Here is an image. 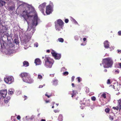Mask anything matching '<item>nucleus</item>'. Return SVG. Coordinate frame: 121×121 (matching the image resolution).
<instances>
[{
  "label": "nucleus",
  "instance_id": "obj_1",
  "mask_svg": "<svg viewBox=\"0 0 121 121\" xmlns=\"http://www.w3.org/2000/svg\"><path fill=\"white\" fill-rule=\"evenodd\" d=\"M103 64H104V68H108L112 67L113 62L111 59L108 57L103 59Z\"/></svg>",
  "mask_w": 121,
  "mask_h": 121
},
{
  "label": "nucleus",
  "instance_id": "obj_2",
  "mask_svg": "<svg viewBox=\"0 0 121 121\" xmlns=\"http://www.w3.org/2000/svg\"><path fill=\"white\" fill-rule=\"evenodd\" d=\"M45 65L47 68H51L53 64V60L48 57L45 56L44 59Z\"/></svg>",
  "mask_w": 121,
  "mask_h": 121
},
{
  "label": "nucleus",
  "instance_id": "obj_3",
  "mask_svg": "<svg viewBox=\"0 0 121 121\" xmlns=\"http://www.w3.org/2000/svg\"><path fill=\"white\" fill-rule=\"evenodd\" d=\"M55 27L56 30L59 31L61 29H62L64 23L60 19H58L55 22Z\"/></svg>",
  "mask_w": 121,
  "mask_h": 121
},
{
  "label": "nucleus",
  "instance_id": "obj_4",
  "mask_svg": "<svg viewBox=\"0 0 121 121\" xmlns=\"http://www.w3.org/2000/svg\"><path fill=\"white\" fill-rule=\"evenodd\" d=\"M32 13V12H28L25 9V10L23 11L22 12V17H23L24 18H25L26 17L28 18L29 17H33V15H30V14Z\"/></svg>",
  "mask_w": 121,
  "mask_h": 121
},
{
  "label": "nucleus",
  "instance_id": "obj_5",
  "mask_svg": "<svg viewBox=\"0 0 121 121\" xmlns=\"http://www.w3.org/2000/svg\"><path fill=\"white\" fill-rule=\"evenodd\" d=\"M53 5L52 3H50V4L47 6L46 13L47 14H49L51 13L52 7H53Z\"/></svg>",
  "mask_w": 121,
  "mask_h": 121
},
{
  "label": "nucleus",
  "instance_id": "obj_6",
  "mask_svg": "<svg viewBox=\"0 0 121 121\" xmlns=\"http://www.w3.org/2000/svg\"><path fill=\"white\" fill-rule=\"evenodd\" d=\"M4 80L7 83L10 84L13 81V77L9 76L4 78Z\"/></svg>",
  "mask_w": 121,
  "mask_h": 121
},
{
  "label": "nucleus",
  "instance_id": "obj_7",
  "mask_svg": "<svg viewBox=\"0 0 121 121\" xmlns=\"http://www.w3.org/2000/svg\"><path fill=\"white\" fill-rule=\"evenodd\" d=\"M24 79L23 81V82L28 83H31L33 82V80L31 78L30 75L26 78Z\"/></svg>",
  "mask_w": 121,
  "mask_h": 121
},
{
  "label": "nucleus",
  "instance_id": "obj_8",
  "mask_svg": "<svg viewBox=\"0 0 121 121\" xmlns=\"http://www.w3.org/2000/svg\"><path fill=\"white\" fill-rule=\"evenodd\" d=\"M118 105L116 107H113L112 108L114 110H118L119 109L120 110L121 109V99H119L118 101Z\"/></svg>",
  "mask_w": 121,
  "mask_h": 121
},
{
  "label": "nucleus",
  "instance_id": "obj_9",
  "mask_svg": "<svg viewBox=\"0 0 121 121\" xmlns=\"http://www.w3.org/2000/svg\"><path fill=\"white\" fill-rule=\"evenodd\" d=\"M29 75L28 73L24 72L21 73L20 74V76L22 78V80L23 81L24 80V79L26 78Z\"/></svg>",
  "mask_w": 121,
  "mask_h": 121
},
{
  "label": "nucleus",
  "instance_id": "obj_10",
  "mask_svg": "<svg viewBox=\"0 0 121 121\" xmlns=\"http://www.w3.org/2000/svg\"><path fill=\"white\" fill-rule=\"evenodd\" d=\"M38 17L37 15L35 14L33 18L32 25L33 26H36L38 24Z\"/></svg>",
  "mask_w": 121,
  "mask_h": 121
},
{
  "label": "nucleus",
  "instance_id": "obj_11",
  "mask_svg": "<svg viewBox=\"0 0 121 121\" xmlns=\"http://www.w3.org/2000/svg\"><path fill=\"white\" fill-rule=\"evenodd\" d=\"M46 5V3H44L40 5L39 7V10L40 11H41L42 13H44V8L45 7Z\"/></svg>",
  "mask_w": 121,
  "mask_h": 121
},
{
  "label": "nucleus",
  "instance_id": "obj_12",
  "mask_svg": "<svg viewBox=\"0 0 121 121\" xmlns=\"http://www.w3.org/2000/svg\"><path fill=\"white\" fill-rule=\"evenodd\" d=\"M1 97H3V98L5 97L7 94V90H3L0 92Z\"/></svg>",
  "mask_w": 121,
  "mask_h": 121
},
{
  "label": "nucleus",
  "instance_id": "obj_13",
  "mask_svg": "<svg viewBox=\"0 0 121 121\" xmlns=\"http://www.w3.org/2000/svg\"><path fill=\"white\" fill-rule=\"evenodd\" d=\"M83 104L86 106H89L90 105V100L88 99L86 100L85 102L83 103Z\"/></svg>",
  "mask_w": 121,
  "mask_h": 121
},
{
  "label": "nucleus",
  "instance_id": "obj_14",
  "mask_svg": "<svg viewBox=\"0 0 121 121\" xmlns=\"http://www.w3.org/2000/svg\"><path fill=\"white\" fill-rule=\"evenodd\" d=\"M35 63L36 65H39L41 64V62L39 59L37 58L35 60Z\"/></svg>",
  "mask_w": 121,
  "mask_h": 121
},
{
  "label": "nucleus",
  "instance_id": "obj_15",
  "mask_svg": "<svg viewBox=\"0 0 121 121\" xmlns=\"http://www.w3.org/2000/svg\"><path fill=\"white\" fill-rule=\"evenodd\" d=\"M104 46L105 48H109V45L108 41H105L104 42Z\"/></svg>",
  "mask_w": 121,
  "mask_h": 121
},
{
  "label": "nucleus",
  "instance_id": "obj_16",
  "mask_svg": "<svg viewBox=\"0 0 121 121\" xmlns=\"http://www.w3.org/2000/svg\"><path fill=\"white\" fill-rule=\"evenodd\" d=\"M23 66L25 67H27L29 65V64L28 62L26 61H24L23 62Z\"/></svg>",
  "mask_w": 121,
  "mask_h": 121
},
{
  "label": "nucleus",
  "instance_id": "obj_17",
  "mask_svg": "<svg viewBox=\"0 0 121 121\" xmlns=\"http://www.w3.org/2000/svg\"><path fill=\"white\" fill-rule=\"evenodd\" d=\"M77 93L75 92V90H73L72 93L70 94L71 95V97L72 98H73L74 97H75L76 96Z\"/></svg>",
  "mask_w": 121,
  "mask_h": 121
},
{
  "label": "nucleus",
  "instance_id": "obj_18",
  "mask_svg": "<svg viewBox=\"0 0 121 121\" xmlns=\"http://www.w3.org/2000/svg\"><path fill=\"white\" fill-rule=\"evenodd\" d=\"M10 98L9 96H8L7 98V99L6 98H5L4 100V102L5 103H7L9 101V100L10 99Z\"/></svg>",
  "mask_w": 121,
  "mask_h": 121
},
{
  "label": "nucleus",
  "instance_id": "obj_19",
  "mask_svg": "<svg viewBox=\"0 0 121 121\" xmlns=\"http://www.w3.org/2000/svg\"><path fill=\"white\" fill-rule=\"evenodd\" d=\"M63 116L61 115H60L58 117V120L59 121H62L63 120Z\"/></svg>",
  "mask_w": 121,
  "mask_h": 121
},
{
  "label": "nucleus",
  "instance_id": "obj_20",
  "mask_svg": "<svg viewBox=\"0 0 121 121\" xmlns=\"http://www.w3.org/2000/svg\"><path fill=\"white\" fill-rule=\"evenodd\" d=\"M61 57V55L60 54H57V55L56 56V57L55 58L56 59H59Z\"/></svg>",
  "mask_w": 121,
  "mask_h": 121
},
{
  "label": "nucleus",
  "instance_id": "obj_21",
  "mask_svg": "<svg viewBox=\"0 0 121 121\" xmlns=\"http://www.w3.org/2000/svg\"><path fill=\"white\" fill-rule=\"evenodd\" d=\"M15 8V6H11L9 7L8 9L9 10H11L13 11V9H14Z\"/></svg>",
  "mask_w": 121,
  "mask_h": 121
},
{
  "label": "nucleus",
  "instance_id": "obj_22",
  "mask_svg": "<svg viewBox=\"0 0 121 121\" xmlns=\"http://www.w3.org/2000/svg\"><path fill=\"white\" fill-rule=\"evenodd\" d=\"M15 43L16 44H18L19 43V41L18 39L17 38L15 39L14 40Z\"/></svg>",
  "mask_w": 121,
  "mask_h": 121
},
{
  "label": "nucleus",
  "instance_id": "obj_23",
  "mask_svg": "<svg viewBox=\"0 0 121 121\" xmlns=\"http://www.w3.org/2000/svg\"><path fill=\"white\" fill-rule=\"evenodd\" d=\"M5 3L4 1H3L1 0H0V4L1 5L0 6H3L5 4Z\"/></svg>",
  "mask_w": 121,
  "mask_h": 121
},
{
  "label": "nucleus",
  "instance_id": "obj_24",
  "mask_svg": "<svg viewBox=\"0 0 121 121\" xmlns=\"http://www.w3.org/2000/svg\"><path fill=\"white\" fill-rule=\"evenodd\" d=\"M24 41L26 42H27L29 41V39L28 38L27 36H26L25 37V39L24 40Z\"/></svg>",
  "mask_w": 121,
  "mask_h": 121
},
{
  "label": "nucleus",
  "instance_id": "obj_25",
  "mask_svg": "<svg viewBox=\"0 0 121 121\" xmlns=\"http://www.w3.org/2000/svg\"><path fill=\"white\" fill-rule=\"evenodd\" d=\"M51 54H52V55L55 57H56V56L57 55V54L55 52H52Z\"/></svg>",
  "mask_w": 121,
  "mask_h": 121
},
{
  "label": "nucleus",
  "instance_id": "obj_26",
  "mask_svg": "<svg viewBox=\"0 0 121 121\" xmlns=\"http://www.w3.org/2000/svg\"><path fill=\"white\" fill-rule=\"evenodd\" d=\"M58 40L59 42L61 43L63 42L64 41V39L62 38H58Z\"/></svg>",
  "mask_w": 121,
  "mask_h": 121
},
{
  "label": "nucleus",
  "instance_id": "obj_27",
  "mask_svg": "<svg viewBox=\"0 0 121 121\" xmlns=\"http://www.w3.org/2000/svg\"><path fill=\"white\" fill-rule=\"evenodd\" d=\"M105 111L107 113H108L110 112V109L109 108H107L105 109Z\"/></svg>",
  "mask_w": 121,
  "mask_h": 121
},
{
  "label": "nucleus",
  "instance_id": "obj_28",
  "mask_svg": "<svg viewBox=\"0 0 121 121\" xmlns=\"http://www.w3.org/2000/svg\"><path fill=\"white\" fill-rule=\"evenodd\" d=\"M101 96L104 98H105L106 97V94L105 93H103L101 95Z\"/></svg>",
  "mask_w": 121,
  "mask_h": 121
},
{
  "label": "nucleus",
  "instance_id": "obj_29",
  "mask_svg": "<svg viewBox=\"0 0 121 121\" xmlns=\"http://www.w3.org/2000/svg\"><path fill=\"white\" fill-rule=\"evenodd\" d=\"M79 97H76L74 99L75 101L76 102L78 101L79 100Z\"/></svg>",
  "mask_w": 121,
  "mask_h": 121
},
{
  "label": "nucleus",
  "instance_id": "obj_30",
  "mask_svg": "<svg viewBox=\"0 0 121 121\" xmlns=\"http://www.w3.org/2000/svg\"><path fill=\"white\" fill-rule=\"evenodd\" d=\"M91 99L92 101H95L96 98L95 97L93 96L91 97Z\"/></svg>",
  "mask_w": 121,
  "mask_h": 121
},
{
  "label": "nucleus",
  "instance_id": "obj_31",
  "mask_svg": "<svg viewBox=\"0 0 121 121\" xmlns=\"http://www.w3.org/2000/svg\"><path fill=\"white\" fill-rule=\"evenodd\" d=\"M13 93V91H12L11 90H9L8 92V94L10 95L12 94Z\"/></svg>",
  "mask_w": 121,
  "mask_h": 121
},
{
  "label": "nucleus",
  "instance_id": "obj_32",
  "mask_svg": "<svg viewBox=\"0 0 121 121\" xmlns=\"http://www.w3.org/2000/svg\"><path fill=\"white\" fill-rule=\"evenodd\" d=\"M69 74V73L67 71H66L63 73V74L65 76Z\"/></svg>",
  "mask_w": 121,
  "mask_h": 121
},
{
  "label": "nucleus",
  "instance_id": "obj_33",
  "mask_svg": "<svg viewBox=\"0 0 121 121\" xmlns=\"http://www.w3.org/2000/svg\"><path fill=\"white\" fill-rule=\"evenodd\" d=\"M111 82H110V80L109 79H108L107 80V84H110Z\"/></svg>",
  "mask_w": 121,
  "mask_h": 121
},
{
  "label": "nucleus",
  "instance_id": "obj_34",
  "mask_svg": "<svg viewBox=\"0 0 121 121\" xmlns=\"http://www.w3.org/2000/svg\"><path fill=\"white\" fill-rule=\"evenodd\" d=\"M45 96H47L48 98H49L51 97L52 96V95H48L47 93V92L45 94Z\"/></svg>",
  "mask_w": 121,
  "mask_h": 121
},
{
  "label": "nucleus",
  "instance_id": "obj_35",
  "mask_svg": "<svg viewBox=\"0 0 121 121\" xmlns=\"http://www.w3.org/2000/svg\"><path fill=\"white\" fill-rule=\"evenodd\" d=\"M9 45V47H13L14 46V44L12 43H10Z\"/></svg>",
  "mask_w": 121,
  "mask_h": 121
},
{
  "label": "nucleus",
  "instance_id": "obj_36",
  "mask_svg": "<svg viewBox=\"0 0 121 121\" xmlns=\"http://www.w3.org/2000/svg\"><path fill=\"white\" fill-rule=\"evenodd\" d=\"M42 78V76L40 75H38V78L39 79H40Z\"/></svg>",
  "mask_w": 121,
  "mask_h": 121
},
{
  "label": "nucleus",
  "instance_id": "obj_37",
  "mask_svg": "<svg viewBox=\"0 0 121 121\" xmlns=\"http://www.w3.org/2000/svg\"><path fill=\"white\" fill-rule=\"evenodd\" d=\"M75 78V77L74 76H72L71 77V81L72 82H73L74 81Z\"/></svg>",
  "mask_w": 121,
  "mask_h": 121
},
{
  "label": "nucleus",
  "instance_id": "obj_38",
  "mask_svg": "<svg viewBox=\"0 0 121 121\" xmlns=\"http://www.w3.org/2000/svg\"><path fill=\"white\" fill-rule=\"evenodd\" d=\"M54 112L55 113L58 112H59V111L57 110H54Z\"/></svg>",
  "mask_w": 121,
  "mask_h": 121
},
{
  "label": "nucleus",
  "instance_id": "obj_39",
  "mask_svg": "<svg viewBox=\"0 0 121 121\" xmlns=\"http://www.w3.org/2000/svg\"><path fill=\"white\" fill-rule=\"evenodd\" d=\"M21 118V117L20 115H18L17 117V119L18 120H20Z\"/></svg>",
  "mask_w": 121,
  "mask_h": 121
},
{
  "label": "nucleus",
  "instance_id": "obj_40",
  "mask_svg": "<svg viewBox=\"0 0 121 121\" xmlns=\"http://www.w3.org/2000/svg\"><path fill=\"white\" fill-rule=\"evenodd\" d=\"M118 35H120V36L121 35V30L119 31L118 32Z\"/></svg>",
  "mask_w": 121,
  "mask_h": 121
},
{
  "label": "nucleus",
  "instance_id": "obj_41",
  "mask_svg": "<svg viewBox=\"0 0 121 121\" xmlns=\"http://www.w3.org/2000/svg\"><path fill=\"white\" fill-rule=\"evenodd\" d=\"M77 79H78V82H79L80 81V78L79 77H78L77 78Z\"/></svg>",
  "mask_w": 121,
  "mask_h": 121
},
{
  "label": "nucleus",
  "instance_id": "obj_42",
  "mask_svg": "<svg viewBox=\"0 0 121 121\" xmlns=\"http://www.w3.org/2000/svg\"><path fill=\"white\" fill-rule=\"evenodd\" d=\"M69 21V20L68 19H65V22L66 23H68Z\"/></svg>",
  "mask_w": 121,
  "mask_h": 121
},
{
  "label": "nucleus",
  "instance_id": "obj_43",
  "mask_svg": "<svg viewBox=\"0 0 121 121\" xmlns=\"http://www.w3.org/2000/svg\"><path fill=\"white\" fill-rule=\"evenodd\" d=\"M23 97L24 98V100H25L26 99H27V97L26 95H24Z\"/></svg>",
  "mask_w": 121,
  "mask_h": 121
},
{
  "label": "nucleus",
  "instance_id": "obj_44",
  "mask_svg": "<svg viewBox=\"0 0 121 121\" xmlns=\"http://www.w3.org/2000/svg\"><path fill=\"white\" fill-rule=\"evenodd\" d=\"M117 52L118 53L120 52L121 53V50H120L118 49L117 50Z\"/></svg>",
  "mask_w": 121,
  "mask_h": 121
},
{
  "label": "nucleus",
  "instance_id": "obj_45",
  "mask_svg": "<svg viewBox=\"0 0 121 121\" xmlns=\"http://www.w3.org/2000/svg\"><path fill=\"white\" fill-rule=\"evenodd\" d=\"M50 51L49 50H47L46 52L48 53H49L50 52Z\"/></svg>",
  "mask_w": 121,
  "mask_h": 121
},
{
  "label": "nucleus",
  "instance_id": "obj_46",
  "mask_svg": "<svg viewBox=\"0 0 121 121\" xmlns=\"http://www.w3.org/2000/svg\"><path fill=\"white\" fill-rule=\"evenodd\" d=\"M49 102H50V101L49 100H46L45 101V102L46 103H49Z\"/></svg>",
  "mask_w": 121,
  "mask_h": 121
},
{
  "label": "nucleus",
  "instance_id": "obj_47",
  "mask_svg": "<svg viewBox=\"0 0 121 121\" xmlns=\"http://www.w3.org/2000/svg\"><path fill=\"white\" fill-rule=\"evenodd\" d=\"M83 40L84 41H85L86 40V39L85 38H84L83 39Z\"/></svg>",
  "mask_w": 121,
  "mask_h": 121
},
{
  "label": "nucleus",
  "instance_id": "obj_48",
  "mask_svg": "<svg viewBox=\"0 0 121 121\" xmlns=\"http://www.w3.org/2000/svg\"><path fill=\"white\" fill-rule=\"evenodd\" d=\"M43 87L42 85H40L39 86V87L40 88H42Z\"/></svg>",
  "mask_w": 121,
  "mask_h": 121
},
{
  "label": "nucleus",
  "instance_id": "obj_49",
  "mask_svg": "<svg viewBox=\"0 0 121 121\" xmlns=\"http://www.w3.org/2000/svg\"><path fill=\"white\" fill-rule=\"evenodd\" d=\"M119 66L120 68H121V63H119Z\"/></svg>",
  "mask_w": 121,
  "mask_h": 121
},
{
  "label": "nucleus",
  "instance_id": "obj_50",
  "mask_svg": "<svg viewBox=\"0 0 121 121\" xmlns=\"http://www.w3.org/2000/svg\"><path fill=\"white\" fill-rule=\"evenodd\" d=\"M111 86L112 87H112H113V88L114 89H116L114 87L115 86H114V85H111Z\"/></svg>",
  "mask_w": 121,
  "mask_h": 121
},
{
  "label": "nucleus",
  "instance_id": "obj_51",
  "mask_svg": "<svg viewBox=\"0 0 121 121\" xmlns=\"http://www.w3.org/2000/svg\"><path fill=\"white\" fill-rule=\"evenodd\" d=\"M92 75L91 74H89V76L88 77H92Z\"/></svg>",
  "mask_w": 121,
  "mask_h": 121
},
{
  "label": "nucleus",
  "instance_id": "obj_52",
  "mask_svg": "<svg viewBox=\"0 0 121 121\" xmlns=\"http://www.w3.org/2000/svg\"><path fill=\"white\" fill-rule=\"evenodd\" d=\"M115 72L117 73H119V72L117 70H116L115 71Z\"/></svg>",
  "mask_w": 121,
  "mask_h": 121
},
{
  "label": "nucleus",
  "instance_id": "obj_53",
  "mask_svg": "<svg viewBox=\"0 0 121 121\" xmlns=\"http://www.w3.org/2000/svg\"><path fill=\"white\" fill-rule=\"evenodd\" d=\"M41 121H46V120L45 119H42L41 120Z\"/></svg>",
  "mask_w": 121,
  "mask_h": 121
},
{
  "label": "nucleus",
  "instance_id": "obj_54",
  "mask_svg": "<svg viewBox=\"0 0 121 121\" xmlns=\"http://www.w3.org/2000/svg\"><path fill=\"white\" fill-rule=\"evenodd\" d=\"M107 69H105L104 70V71L105 72H107Z\"/></svg>",
  "mask_w": 121,
  "mask_h": 121
},
{
  "label": "nucleus",
  "instance_id": "obj_55",
  "mask_svg": "<svg viewBox=\"0 0 121 121\" xmlns=\"http://www.w3.org/2000/svg\"><path fill=\"white\" fill-rule=\"evenodd\" d=\"M74 84L73 83H72V87H74Z\"/></svg>",
  "mask_w": 121,
  "mask_h": 121
},
{
  "label": "nucleus",
  "instance_id": "obj_56",
  "mask_svg": "<svg viewBox=\"0 0 121 121\" xmlns=\"http://www.w3.org/2000/svg\"><path fill=\"white\" fill-rule=\"evenodd\" d=\"M12 121H16L15 119H14Z\"/></svg>",
  "mask_w": 121,
  "mask_h": 121
},
{
  "label": "nucleus",
  "instance_id": "obj_57",
  "mask_svg": "<svg viewBox=\"0 0 121 121\" xmlns=\"http://www.w3.org/2000/svg\"><path fill=\"white\" fill-rule=\"evenodd\" d=\"M38 43L36 44V47H38Z\"/></svg>",
  "mask_w": 121,
  "mask_h": 121
},
{
  "label": "nucleus",
  "instance_id": "obj_58",
  "mask_svg": "<svg viewBox=\"0 0 121 121\" xmlns=\"http://www.w3.org/2000/svg\"><path fill=\"white\" fill-rule=\"evenodd\" d=\"M113 117H112L111 118V120H113Z\"/></svg>",
  "mask_w": 121,
  "mask_h": 121
},
{
  "label": "nucleus",
  "instance_id": "obj_59",
  "mask_svg": "<svg viewBox=\"0 0 121 121\" xmlns=\"http://www.w3.org/2000/svg\"><path fill=\"white\" fill-rule=\"evenodd\" d=\"M31 7L30 6H29L28 7V8L29 9L30 8V7Z\"/></svg>",
  "mask_w": 121,
  "mask_h": 121
},
{
  "label": "nucleus",
  "instance_id": "obj_60",
  "mask_svg": "<svg viewBox=\"0 0 121 121\" xmlns=\"http://www.w3.org/2000/svg\"><path fill=\"white\" fill-rule=\"evenodd\" d=\"M81 45H83V46H84V45L83 44V43H82L81 44Z\"/></svg>",
  "mask_w": 121,
  "mask_h": 121
},
{
  "label": "nucleus",
  "instance_id": "obj_61",
  "mask_svg": "<svg viewBox=\"0 0 121 121\" xmlns=\"http://www.w3.org/2000/svg\"><path fill=\"white\" fill-rule=\"evenodd\" d=\"M75 23H78L77 22L75 21Z\"/></svg>",
  "mask_w": 121,
  "mask_h": 121
},
{
  "label": "nucleus",
  "instance_id": "obj_62",
  "mask_svg": "<svg viewBox=\"0 0 121 121\" xmlns=\"http://www.w3.org/2000/svg\"><path fill=\"white\" fill-rule=\"evenodd\" d=\"M65 69V67H62V69Z\"/></svg>",
  "mask_w": 121,
  "mask_h": 121
},
{
  "label": "nucleus",
  "instance_id": "obj_63",
  "mask_svg": "<svg viewBox=\"0 0 121 121\" xmlns=\"http://www.w3.org/2000/svg\"><path fill=\"white\" fill-rule=\"evenodd\" d=\"M54 106H53L52 107V108H54Z\"/></svg>",
  "mask_w": 121,
  "mask_h": 121
},
{
  "label": "nucleus",
  "instance_id": "obj_64",
  "mask_svg": "<svg viewBox=\"0 0 121 121\" xmlns=\"http://www.w3.org/2000/svg\"><path fill=\"white\" fill-rule=\"evenodd\" d=\"M55 81H56V80H54V82H55Z\"/></svg>",
  "mask_w": 121,
  "mask_h": 121
}]
</instances>
